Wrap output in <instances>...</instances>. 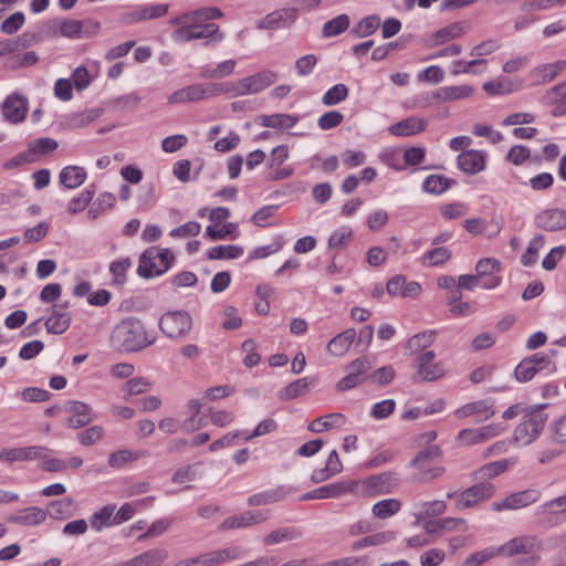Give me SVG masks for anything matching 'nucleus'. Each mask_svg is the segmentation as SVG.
<instances>
[{"instance_id": "13d9d810", "label": "nucleus", "mask_w": 566, "mask_h": 566, "mask_svg": "<svg viewBox=\"0 0 566 566\" xmlns=\"http://www.w3.org/2000/svg\"><path fill=\"white\" fill-rule=\"evenodd\" d=\"M545 243V237L539 234L535 235L528 243L526 252L522 255V263L525 266H532L537 261V253Z\"/></svg>"}, {"instance_id": "f704fd0d", "label": "nucleus", "mask_w": 566, "mask_h": 566, "mask_svg": "<svg viewBox=\"0 0 566 566\" xmlns=\"http://www.w3.org/2000/svg\"><path fill=\"white\" fill-rule=\"evenodd\" d=\"M203 98V91L201 84H192L175 91L172 94L168 96L169 103H187V102H197Z\"/></svg>"}, {"instance_id": "4468645a", "label": "nucleus", "mask_w": 566, "mask_h": 566, "mask_svg": "<svg viewBox=\"0 0 566 566\" xmlns=\"http://www.w3.org/2000/svg\"><path fill=\"white\" fill-rule=\"evenodd\" d=\"M63 410L71 413L66 419L67 427L77 429L92 421L91 407L82 401H67L63 405Z\"/></svg>"}, {"instance_id": "2eb2a0df", "label": "nucleus", "mask_w": 566, "mask_h": 566, "mask_svg": "<svg viewBox=\"0 0 566 566\" xmlns=\"http://www.w3.org/2000/svg\"><path fill=\"white\" fill-rule=\"evenodd\" d=\"M536 227L545 231H558L566 228V210L546 209L535 216Z\"/></svg>"}, {"instance_id": "423d86ee", "label": "nucleus", "mask_w": 566, "mask_h": 566, "mask_svg": "<svg viewBox=\"0 0 566 566\" xmlns=\"http://www.w3.org/2000/svg\"><path fill=\"white\" fill-rule=\"evenodd\" d=\"M359 481H338L329 483L301 495V501L338 499L346 493L357 494L359 492Z\"/></svg>"}, {"instance_id": "6e6d98bb", "label": "nucleus", "mask_w": 566, "mask_h": 566, "mask_svg": "<svg viewBox=\"0 0 566 566\" xmlns=\"http://www.w3.org/2000/svg\"><path fill=\"white\" fill-rule=\"evenodd\" d=\"M95 195V186L91 185L90 188L85 189L80 193V196L73 198L67 207V211L72 214H75L82 210H84L87 205L92 201Z\"/></svg>"}, {"instance_id": "9b49d317", "label": "nucleus", "mask_w": 566, "mask_h": 566, "mask_svg": "<svg viewBox=\"0 0 566 566\" xmlns=\"http://www.w3.org/2000/svg\"><path fill=\"white\" fill-rule=\"evenodd\" d=\"M371 369L367 358H357L346 366L347 375L336 384L338 391L349 390L364 381V375Z\"/></svg>"}, {"instance_id": "338daca9", "label": "nucleus", "mask_w": 566, "mask_h": 566, "mask_svg": "<svg viewBox=\"0 0 566 566\" xmlns=\"http://www.w3.org/2000/svg\"><path fill=\"white\" fill-rule=\"evenodd\" d=\"M497 554H499L497 548L488 547L483 551H480V552H476V553H473L472 555H470L463 562V566H480Z\"/></svg>"}, {"instance_id": "680f3d73", "label": "nucleus", "mask_w": 566, "mask_h": 566, "mask_svg": "<svg viewBox=\"0 0 566 566\" xmlns=\"http://www.w3.org/2000/svg\"><path fill=\"white\" fill-rule=\"evenodd\" d=\"M206 234L212 240H222L228 237L235 239L238 237L237 224L228 222L224 223L221 229H213L211 226H209L206 229Z\"/></svg>"}, {"instance_id": "a19ab883", "label": "nucleus", "mask_w": 566, "mask_h": 566, "mask_svg": "<svg viewBox=\"0 0 566 566\" xmlns=\"http://www.w3.org/2000/svg\"><path fill=\"white\" fill-rule=\"evenodd\" d=\"M243 254V248L239 245H217L209 248L207 258L210 260H233Z\"/></svg>"}, {"instance_id": "c85d7f7f", "label": "nucleus", "mask_w": 566, "mask_h": 566, "mask_svg": "<svg viewBox=\"0 0 566 566\" xmlns=\"http://www.w3.org/2000/svg\"><path fill=\"white\" fill-rule=\"evenodd\" d=\"M355 338L356 331L354 328H347L328 342L327 350L331 355L342 356L349 349Z\"/></svg>"}, {"instance_id": "c9c22d12", "label": "nucleus", "mask_w": 566, "mask_h": 566, "mask_svg": "<svg viewBox=\"0 0 566 566\" xmlns=\"http://www.w3.org/2000/svg\"><path fill=\"white\" fill-rule=\"evenodd\" d=\"M344 423L345 416L338 412H334L314 419L308 424V430L315 433H319L331 428L342 427Z\"/></svg>"}, {"instance_id": "4c0bfd02", "label": "nucleus", "mask_w": 566, "mask_h": 566, "mask_svg": "<svg viewBox=\"0 0 566 566\" xmlns=\"http://www.w3.org/2000/svg\"><path fill=\"white\" fill-rule=\"evenodd\" d=\"M243 552L240 547H229L214 552L206 553L208 566H217L229 560L242 557Z\"/></svg>"}, {"instance_id": "de8ad7c7", "label": "nucleus", "mask_w": 566, "mask_h": 566, "mask_svg": "<svg viewBox=\"0 0 566 566\" xmlns=\"http://www.w3.org/2000/svg\"><path fill=\"white\" fill-rule=\"evenodd\" d=\"M450 185L451 180L449 178L442 175H430L424 179L422 188L428 193L441 195L449 189Z\"/></svg>"}, {"instance_id": "7ed1b4c3", "label": "nucleus", "mask_w": 566, "mask_h": 566, "mask_svg": "<svg viewBox=\"0 0 566 566\" xmlns=\"http://www.w3.org/2000/svg\"><path fill=\"white\" fill-rule=\"evenodd\" d=\"M441 451L438 446H429L418 452L410 465L417 469L413 480L417 482H428L440 476L444 469L438 465Z\"/></svg>"}, {"instance_id": "ea45409f", "label": "nucleus", "mask_w": 566, "mask_h": 566, "mask_svg": "<svg viewBox=\"0 0 566 566\" xmlns=\"http://www.w3.org/2000/svg\"><path fill=\"white\" fill-rule=\"evenodd\" d=\"M452 252L450 249L444 247H436L432 250L427 251L419 259L423 266H438L450 260Z\"/></svg>"}, {"instance_id": "473e14b6", "label": "nucleus", "mask_w": 566, "mask_h": 566, "mask_svg": "<svg viewBox=\"0 0 566 566\" xmlns=\"http://www.w3.org/2000/svg\"><path fill=\"white\" fill-rule=\"evenodd\" d=\"M516 462L515 458L510 459H502L493 462H489L484 465H482L478 471L474 473V479H492L495 478L503 472H505L511 465H513Z\"/></svg>"}, {"instance_id": "aec40b11", "label": "nucleus", "mask_w": 566, "mask_h": 566, "mask_svg": "<svg viewBox=\"0 0 566 566\" xmlns=\"http://www.w3.org/2000/svg\"><path fill=\"white\" fill-rule=\"evenodd\" d=\"M485 157L475 149L464 150L458 156V167L468 175H475L484 169Z\"/></svg>"}, {"instance_id": "4be33fe9", "label": "nucleus", "mask_w": 566, "mask_h": 566, "mask_svg": "<svg viewBox=\"0 0 566 566\" xmlns=\"http://www.w3.org/2000/svg\"><path fill=\"white\" fill-rule=\"evenodd\" d=\"M427 125L428 123L426 119L408 117L389 126L388 132L391 135L399 137L412 136L415 134L423 132Z\"/></svg>"}, {"instance_id": "8fccbe9b", "label": "nucleus", "mask_w": 566, "mask_h": 566, "mask_svg": "<svg viewBox=\"0 0 566 566\" xmlns=\"http://www.w3.org/2000/svg\"><path fill=\"white\" fill-rule=\"evenodd\" d=\"M284 492L281 489L263 491L251 495L248 499V504L251 506L268 505L283 500Z\"/></svg>"}, {"instance_id": "c756f323", "label": "nucleus", "mask_w": 566, "mask_h": 566, "mask_svg": "<svg viewBox=\"0 0 566 566\" xmlns=\"http://www.w3.org/2000/svg\"><path fill=\"white\" fill-rule=\"evenodd\" d=\"M316 384L314 377H303L290 382L279 392L281 400H292L310 390L311 386Z\"/></svg>"}, {"instance_id": "603ef678", "label": "nucleus", "mask_w": 566, "mask_h": 566, "mask_svg": "<svg viewBox=\"0 0 566 566\" xmlns=\"http://www.w3.org/2000/svg\"><path fill=\"white\" fill-rule=\"evenodd\" d=\"M446 510L447 504L444 501L436 500L431 502H423L419 505L417 517L418 520L432 518L434 516L443 514Z\"/></svg>"}, {"instance_id": "f03ea898", "label": "nucleus", "mask_w": 566, "mask_h": 566, "mask_svg": "<svg viewBox=\"0 0 566 566\" xmlns=\"http://www.w3.org/2000/svg\"><path fill=\"white\" fill-rule=\"evenodd\" d=\"M547 420L548 415L544 411V406L530 409L515 428L513 441L521 446L531 444L538 439Z\"/></svg>"}, {"instance_id": "4d7b16f0", "label": "nucleus", "mask_w": 566, "mask_h": 566, "mask_svg": "<svg viewBox=\"0 0 566 566\" xmlns=\"http://www.w3.org/2000/svg\"><path fill=\"white\" fill-rule=\"evenodd\" d=\"M142 566H160L168 557V552L164 548H155L137 555Z\"/></svg>"}, {"instance_id": "f8f14e48", "label": "nucleus", "mask_w": 566, "mask_h": 566, "mask_svg": "<svg viewBox=\"0 0 566 566\" xmlns=\"http://www.w3.org/2000/svg\"><path fill=\"white\" fill-rule=\"evenodd\" d=\"M45 452H52V450L44 446L6 448L0 450V462H7L11 464L17 461H32L44 457Z\"/></svg>"}, {"instance_id": "58836bf2", "label": "nucleus", "mask_w": 566, "mask_h": 566, "mask_svg": "<svg viewBox=\"0 0 566 566\" xmlns=\"http://www.w3.org/2000/svg\"><path fill=\"white\" fill-rule=\"evenodd\" d=\"M395 538H396V534H395V532H391V531L376 533V534L368 535L364 538H360V539L354 542L352 544V549L359 551L361 548L369 547V546H379V545L386 544Z\"/></svg>"}, {"instance_id": "052dcab7", "label": "nucleus", "mask_w": 566, "mask_h": 566, "mask_svg": "<svg viewBox=\"0 0 566 566\" xmlns=\"http://www.w3.org/2000/svg\"><path fill=\"white\" fill-rule=\"evenodd\" d=\"M483 90L490 95H504L513 92V84L510 80H493L483 84Z\"/></svg>"}, {"instance_id": "5fc2aeb1", "label": "nucleus", "mask_w": 566, "mask_h": 566, "mask_svg": "<svg viewBox=\"0 0 566 566\" xmlns=\"http://www.w3.org/2000/svg\"><path fill=\"white\" fill-rule=\"evenodd\" d=\"M539 514L546 526L554 527L566 521V515L559 509L551 507V501L541 506Z\"/></svg>"}, {"instance_id": "cd10ccee", "label": "nucleus", "mask_w": 566, "mask_h": 566, "mask_svg": "<svg viewBox=\"0 0 566 566\" xmlns=\"http://www.w3.org/2000/svg\"><path fill=\"white\" fill-rule=\"evenodd\" d=\"M256 124L263 127H271L276 129H290L297 122L298 118L289 114H272V115H260L255 119Z\"/></svg>"}, {"instance_id": "c03bdc74", "label": "nucleus", "mask_w": 566, "mask_h": 566, "mask_svg": "<svg viewBox=\"0 0 566 566\" xmlns=\"http://www.w3.org/2000/svg\"><path fill=\"white\" fill-rule=\"evenodd\" d=\"M350 19L347 14H339L324 23L322 34L324 38L336 36L348 29Z\"/></svg>"}, {"instance_id": "6e6552de", "label": "nucleus", "mask_w": 566, "mask_h": 566, "mask_svg": "<svg viewBox=\"0 0 566 566\" xmlns=\"http://www.w3.org/2000/svg\"><path fill=\"white\" fill-rule=\"evenodd\" d=\"M495 494V486L490 482H481L462 491L455 499L459 510L473 507Z\"/></svg>"}, {"instance_id": "5701e85b", "label": "nucleus", "mask_w": 566, "mask_h": 566, "mask_svg": "<svg viewBox=\"0 0 566 566\" xmlns=\"http://www.w3.org/2000/svg\"><path fill=\"white\" fill-rule=\"evenodd\" d=\"M473 415H480V421L488 420L495 415V410L489 400H479L467 403L454 411V416L459 419H464Z\"/></svg>"}, {"instance_id": "09e8293b", "label": "nucleus", "mask_w": 566, "mask_h": 566, "mask_svg": "<svg viewBox=\"0 0 566 566\" xmlns=\"http://www.w3.org/2000/svg\"><path fill=\"white\" fill-rule=\"evenodd\" d=\"M379 25L380 19L378 15H368L355 24V27L352 29V33L356 38H366L375 33Z\"/></svg>"}, {"instance_id": "bb28decb", "label": "nucleus", "mask_w": 566, "mask_h": 566, "mask_svg": "<svg viewBox=\"0 0 566 566\" xmlns=\"http://www.w3.org/2000/svg\"><path fill=\"white\" fill-rule=\"evenodd\" d=\"M290 13H292L290 10L273 11L259 20L256 22V28L259 30H276L289 27L293 20L290 18Z\"/></svg>"}, {"instance_id": "0eeeda50", "label": "nucleus", "mask_w": 566, "mask_h": 566, "mask_svg": "<svg viewBox=\"0 0 566 566\" xmlns=\"http://www.w3.org/2000/svg\"><path fill=\"white\" fill-rule=\"evenodd\" d=\"M436 354L427 350L419 354L415 361L416 376L419 381H434L444 376L446 369L441 363H434Z\"/></svg>"}, {"instance_id": "1a4fd4ad", "label": "nucleus", "mask_w": 566, "mask_h": 566, "mask_svg": "<svg viewBox=\"0 0 566 566\" xmlns=\"http://www.w3.org/2000/svg\"><path fill=\"white\" fill-rule=\"evenodd\" d=\"M504 427L500 423H491L480 428L462 429L458 433V441L465 447H471L489 441L490 439L501 434Z\"/></svg>"}, {"instance_id": "a878e982", "label": "nucleus", "mask_w": 566, "mask_h": 566, "mask_svg": "<svg viewBox=\"0 0 566 566\" xmlns=\"http://www.w3.org/2000/svg\"><path fill=\"white\" fill-rule=\"evenodd\" d=\"M155 500L154 496H147L140 500H136L133 502L124 503L118 511L113 515V523L115 525L123 524L124 522L129 521L135 513L140 511L142 509L150 505L153 501Z\"/></svg>"}, {"instance_id": "2f4dec72", "label": "nucleus", "mask_w": 566, "mask_h": 566, "mask_svg": "<svg viewBox=\"0 0 566 566\" xmlns=\"http://www.w3.org/2000/svg\"><path fill=\"white\" fill-rule=\"evenodd\" d=\"M168 4H151L143 6L138 10L130 12L126 15L128 22H139L164 17L168 12Z\"/></svg>"}, {"instance_id": "6ab92c4d", "label": "nucleus", "mask_w": 566, "mask_h": 566, "mask_svg": "<svg viewBox=\"0 0 566 566\" xmlns=\"http://www.w3.org/2000/svg\"><path fill=\"white\" fill-rule=\"evenodd\" d=\"M277 73L272 70H263L243 80L247 94H256L277 81Z\"/></svg>"}, {"instance_id": "e433bc0d", "label": "nucleus", "mask_w": 566, "mask_h": 566, "mask_svg": "<svg viewBox=\"0 0 566 566\" xmlns=\"http://www.w3.org/2000/svg\"><path fill=\"white\" fill-rule=\"evenodd\" d=\"M436 339V331H424L410 337L406 343L405 349L413 355L430 346Z\"/></svg>"}, {"instance_id": "a211bd4d", "label": "nucleus", "mask_w": 566, "mask_h": 566, "mask_svg": "<svg viewBox=\"0 0 566 566\" xmlns=\"http://www.w3.org/2000/svg\"><path fill=\"white\" fill-rule=\"evenodd\" d=\"M48 511L31 506L17 511L7 517V522L23 526H35L43 523L46 520Z\"/></svg>"}, {"instance_id": "37998d69", "label": "nucleus", "mask_w": 566, "mask_h": 566, "mask_svg": "<svg viewBox=\"0 0 566 566\" xmlns=\"http://www.w3.org/2000/svg\"><path fill=\"white\" fill-rule=\"evenodd\" d=\"M401 510V502L397 499H386L381 500L373 505L371 512L374 516L385 520L395 514H397Z\"/></svg>"}, {"instance_id": "20e7f679", "label": "nucleus", "mask_w": 566, "mask_h": 566, "mask_svg": "<svg viewBox=\"0 0 566 566\" xmlns=\"http://www.w3.org/2000/svg\"><path fill=\"white\" fill-rule=\"evenodd\" d=\"M172 260L168 249L150 247L140 255L137 272L146 279L161 275L170 268Z\"/></svg>"}, {"instance_id": "f3484780", "label": "nucleus", "mask_w": 566, "mask_h": 566, "mask_svg": "<svg viewBox=\"0 0 566 566\" xmlns=\"http://www.w3.org/2000/svg\"><path fill=\"white\" fill-rule=\"evenodd\" d=\"M69 302L55 304L50 317L45 321L48 333L63 334L71 324V314L66 312Z\"/></svg>"}, {"instance_id": "864d4df0", "label": "nucleus", "mask_w": 566, "mask_h": 566, "mask_svg": "<svg viewBox=\"0 0 566 566\" xmlns=\"http://www.w3.org/2000/svg\"><path fill=\"white\" fill-rule=\"evenodd\" d=\"M349 91L345 84H335L322 97V103L325 106H334L345 101L348 97Z\"/></svg>"}, {"instance_id": "ddd939ff", "label": "nucleus", "mask_w": 566, "mask_h": 566, "mask_svg": "<svg viewBox=\"0 0 566 566\" xmlns=\"http://www.w3.org/2000/svg\"><path fill=\"white\" fill-rule=\"evenodd\" d=\"M269 517L266 512L262 511H247L239 515L227 517L219 526V531H228L235 528H243L254 524H260Z\"/></svg>"}, {"instance_id": "49530a36", "label": "nucleus", "mask_w": 566, "mask_h": 566, "mask_svg": "<svg viewBox=\"0 0 566 566\" xmlns=\"http://www.w3.org/2000/svg\"><path fill=\"white\" fill-rule=\"evenodd\" d=\"M48 509L53 518L63 520L73 515L74 501L70 497L52 501Z\"/></svg>"}, {"instance_id": "0e129e2a", "label": "nucleus", "mask_w": 566, "mask_h": 566, "mask_svg": "<svg viewBox=\"0 0 566 566\" xmlns=\"http://www.w3.org/2000/svg\"><path fill=\"white\" fill-rule=\"evenodd\" d=\"M475 271L480 279L485 275L499 274L501 271V263L499 260L493 258L482 259L476 263Z\"/></svg>"}, {"instance_id": "e2e57ef3", "label": "nucleus", "mask_w": 566, "mask_h": 566, "mask_svg": "<svg viewBox=\"0 0 566 566\" xmlns=\"http://www.w3.org/2000/svg\"><path fill=\"white\" fill-rule=\"evenodd\" d=\"M353 238V231L349 228H340L332 233L328 239L329 249H342L346 247Z\"/></svg>"}, {"instance_id": "a18cd8bd", "label": "nucleus", "mask_w": 566, "mask_h": 566, "mask_svg": "<svg viewBox=\"0 0 566 566\" xmlns=\"http://www.w3.org/2000/svg\"><path fill=\"white\" fill-rule=\"evenodd\" d=\"M200 23L201 22H191V25H193V40L213 39L216 42L223 40L224 34L219 32V27L216 23Z\"/></svg>"}, {"instance_id": "79ce46f5", "label": "nucleus", "mask_w": 566, "mask_h": 566, "mask_svg": "<svg viewBox=\"0 0 566 566\" xmlns=\"http://www.w3.org/2000/svg\"><path fill=\"white\" fill-rule=\"evenodd\" d=\"M115 512V505H106L102 507L99 511L95 512L91 518V527L97 532H101L103 528L115 525L113 523Z\"/></svg>"}, {"instance_id": "f257e3e1", "label": "nucleus", "mask_w": 566, "mask_h": 566, "mask_svg": "<svg viewBox=\"0 0 566 566\" xmlns=\"http://www.w3.org/2000/svg\"><path fill=\"white\" fill-rule=\"evenodd\" d=\"M113 343L120 350L137 352L153 344L140 319L128 317L118 323L112 333Z\"/></svg>"}, {"instance_id": "69168bd1", "label": "nucleus", "mask_w": 566, "mask_h": 566, "mask_svg": "<svg viewBox=\"0 0 566 566\" xmlns=\"http://www.w3.org/2000/svg\"><path fill=\"white\" fill-rule=\"evenodd\" d=\"M344 120V115L338 111H329L324 113L317 120V125L322 130H328L337 127Z\"/></svg>"}, {"instance_id": "bf43d9fd", "label": "nucleus", "mask_w": 566, "mask_h": 566, "mask_svg": "<svg viewBox=\"0 0 566 566\" xmlns=\"http://www.w3.org/2000/svg\"><path fill=\"white\" fill-rule=\"evenodd\" d=\"M392 478L391 473H381L379 475H373L361 482L366 492L375 491L377 493L387 492L385 484L388 483Z\"/></svg>"}, {"instance_id": "774afa93", "label": "nucleus", "mask_w": 566, "mask_h": 566, "mask_svg": "<svg viewBox=\"0 0 566 566\" xmlns=\"http://www.w3.org/2000/svg\"><path fill=\"white\" fill-rule=\"evenodd\" d=\"M103 427L93 426L80 432L77 436V440L81 444L88 447L97 442L103 437Z\"/></svg>"}, {"instance_id": "72a5a7b5", "label": "nucleus", "mask_w": 566, "mask_h": 566, "mask_svg": "<svg viewBox=\"0 0 566 566\" xmlns=\"http://www.w3.org/2000/svg\"><path fill=\"white\" fill-rule=\"evenodd\" d=\"M86 179V171L80 166H67L60 172V182L67 189L80 187Z\"/></svg>"}, {"instance_id": "dca6fc26", "label": "nucleus", "mask_w": 566, "mask_h": 566, "mask_svg": "<svg viewBox=\"0 0 566 566\" xmlns=\"http://www.w3.org/2000/svg\"><path fill=\"white\" fill-rule=\"evenodd\" d=\"M2 112L3 116L9 122L13 124L20 123L27 116L28 101L19 94H11L4 99L2 104Z\"/></svg>"}, {"instance_id": "7c9ffc66", "label": "nucleus", "mask_w": 566, "mask_h": 566, "mask_svg": "<svg viewBox=\"0 0 566 566\" xmlns=\"http://www.w3.org/2000/svg\"><path fill=\"white\" fill-rule=\"evenodd\" d=\"M474 87L471 85L446 86L433 93L432 97L440 102L457 101L473 95Z\"/></svg>"}, {"instance_id": "3c124183", "label": "nucleus", "mask_w": 566, "mask_h": 566, "mask_svg": "<svg viewBox=\"0 0 566 566\" xmlns=\"http://www.w3.org/2000/svg\"><path fill=\"white\" fill-rule=\"evenodd\" d=\"M464 29L461 23H451L433 33V45L443 44L450 40L461 36Z\"/></svg>"}, {"instance_id": "9d476101", "label": "nucleus", "mask_w": 566, "mask_h": 566, "mask_svg": "<svg viewBox=\"0 0 566 566\" xmlns=\"http://www.w3.org/2000/svg\"><path fill=\"white\" fill-rule=\"evenodd\" d=\"M541 493L535 489H527L507 495L503 501L493 502L491 509L495 512L505 510H518L526 507L539 500Z\"/></svg>"}, {"instance_id": "412c9836", "label": "nucleus", "mask_w": 566, "mask_h": 566, "mask_svg": "<svg viewBox=\"0 0 566 566\" xmlns=\"http://www.w3.org/2000/svg\"><path fill=\"white\" fill-rule=\"evenodd\" d=\"M565 69L566 60H559L553 63L538 65L532 70L530 76L535 85H539L553 81Z\"/></svg>"}, {"instance_id": "b1692460", "label": "nucleus", "mask_w": 566, "mask_h": 566, "mask_svg": "<svg viewBox=\"0 0 566 566\" xmlns=\"http://www.w3.org/2000/svg\"><path fill=\"white\" fill-rule=\"evenodd\" d=\"M536 546L534 536L515 537L497 548L499 554L514 556L517 554H527Z\"/></svg>"}, {"instance_id": "393cba45", "label": "nucleus", "mask_w": 566, "mask_h": 566, "mask_svg": "<svg viewBox=\"0 0 566 566\" xmlns=\"http://www.w3.org/2000/svg\"><path fill=\"white\" fill-rule=\"evenodd\" d=\"M303 531L296 526H286L271 531L263 537L262 542L265 546L277 545L284 542H292L301 538Z\"/></svg>"}, {"instance_id": "39448f33", "label": "nucleus", "mask_w": 566, "mask_h": 566, "mask_svg": "<svg viewBox=\"0 0 566 566\" xmlns=\"http://www.w3.org/2000/svg\"><path fill=\"white\" fill-rule=\"evenodd\" d=\"M158 325L166 337L182 340L192 329V318L186 311H169L160 317Z\"/></svg>"}]
</instances>
